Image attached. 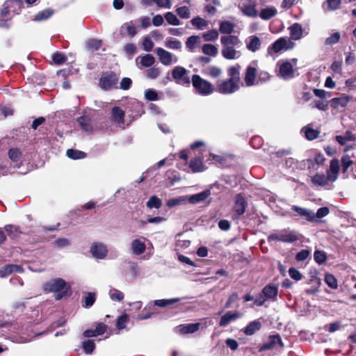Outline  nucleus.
Instances as JSON below:
<instances>
[{
	"label": "nucleus",
	"instance_id": "nucleus-1",
	"mask_svg": "<svg viewBox=\"0 0 356 356\" xmlns=\"http://www.w3.org/2000/svg\"><path fill=\"white\" fill-rule=\"evenodd\" d=\"M44 293H54L56 300L71 295V286L63 278H54L44 282L42 285Z\"/></svg>",
	"mask_w": 356,
	"mask_h": 356
},
{
	"label": "nucleus",
	"instance_id": "nucleus-2",
	"mask_svg": "<svg viewBox=\"0 0 356 356\" xmlns=\"http://www.w3.org/2000/svg\"><path fill=\"white\" fill-rule=\"evenodd\" d=\"M191 82L196 93L202 96L209 95L214 91L213 86L198 74H193L192 76Z\"/></svg>",
	"mask_w": 356,
	"mask_h": 356
},
{
	"label": "nucleus",
	"instance_id": "nucleus-3",
	"mask_svg": "<svg viewBox=\"0 0 356 356\" xmlns=\"http://www.w3.org/2000/svg\"><path fill=\"white\" fill-rule=\"evenodd\" d=\"M172 77L177 84L190 86L191 80L189 76V71L182 66H175L172 70Z\"/></svg>",
	"mask_w": 356,
	"mask_h": 356
},
{
	"label": "nucleus",
	"instance_id": "nucleus-4",
	"mask_svg": "<svg viewBox=\"0 0 356 356\" xmlns=\"http://www.w3.org/2000/svg\"><path fill=\"white\" fill-rule=\"evenodd\" d=\"M118 77L114 72L110 71L102 74L99 79V86L104 90H109L116 88Z\"/></svg>",
	"mask_w": 356,
	"mask_h": 356
},
{
	"label": "nucleus",
	"instance_id": "nucleus-5",
	"mask_svg": "<svg viewBox=\"0 0 356 356\" xmlns=\"http://www.w3.org/2000/svg\"><path fill=\"white\" fill-rule=\"evenodd\" d=\"M239 89V85L234 81L227 79L218 81L216 84V90L221 94H232Z\"/></svg>",
	"mask_w": 356,
	"mask_h": 356
},
{
	"label": "nucleus",
	"instance_id": "nucleus-6",
	"mask_svg": "<svg viewBox=\"0 0 356 356\" xmlns=\"http://www.w3.org/2000/svg\"><path fill=\"white\" fill-rule=\"evenodd\" d=\"M325 159L323 154L318 153L314 159H307L304 161L305 165L307 166L309 172H314L318 170L320 166L323 165Z\"/></svg>",
	"mask_w": 356,
	"mask_h": 356
},
{
	"label": "nucleus",
	"instance_id": "nucleus-7",
	"mask_svg": "<svg viewBox=\"0 0 356 356\" xmlns=\"http://www.w3.org/2000/svg\"><path fill=\"white\" fill-rule=\"evenodd\" d=\"M267 240L268 242L277 241L283 243H294L298 240V237L291 232L288 234L273 233L268 235Z\"/></svg>",
	"mask_w": 356,
	"mask_h": 356
},
{
	"label": "nucleus",
	"instance_id": "nucleus-8",
	"mask_svg": "<svg viewBox=\"0 0 356 356\" xmlns=\"http://www.w3.org/2000/svg\"><path fill=\"white\" fill-rule=\"evenodd\" d=\"M278 344L281 348L284 347V343L282 341L281 337L279 334L270 335L268 337V341L266 343H263L259 348V352H264L268 350L273 349L275 346Z\"/></svg>",
	"mask_w": 356,
	"mask_h": 356
},
{
	"label": "nucleus",
	"instance_id": "nucleus-9",
	"mask_svg": "<svg viewBox=\"0 0 356 356\" xmlns=\"http://www.w3.org/2000/svg\"><path fill=\"white\" fill-rule=\"evenodd\" d=\"M76 120L83 131L92 132L93 131V118L90 114L85 113L79 117Z\"/></svg>",
	"mask_w": 356,
	"mask_h": 356
},
{
	"label": "nucleus",
	"instance_id": "nucleus-10",
	"mask_svg": "<svg viewBox=\"0 0 356 356\" xmlns=\"http://www.w3.org/2000/svg\"><path fill=\"white\" fill-rule=\"evenodd\" d=\"M125 113L120 106H114L111 111V120L119 124L120 126L124 124Z\"/></svg>",
	"mask_w": 356,
	"mask_h": 356
},
{
	"label": "nucleus",
	"instance_id": "nucleus-11",
	"mask_svg": "<svg viewBox=\"0 0 356 356\" xmlns=\"http://www.w3.org/2000/svg\"><path fill=\"white\" fill-rule=\"evenodd\" d=\"M288 42L293 44L290 40H287L285 38H280L268 47V54H271L272 52L278 53L284 49H288L289 48V47H286Z\"/></svg>",
	"mask_w": 356,
	"mask_h": 356
},
{
	"label": "nucleus",
	"instance_id": "nucleus-12",
	"mask_svg": "<svg viewBox=\"0 0 356 356\" xmlns=\"http://www.w3.org/2000/svg\"><path fill=\"white\" fill-rule=\"evenodd\" d=\"M247 205V202L242 194H237L235 197L234 210L238 216H242L245 213Z\"/></svg>",
	"mask_w": 356,
	"mask_h": 356
},
{
	"label": "nucleus",
	"instance_id": "nucleus-13",
	"mask_svg": "<svg viewBox=\"0 0 356 356\" xmlns=\"http://www.w3.org/2000/svg\"><path fill=\"white\" fill-rule=\"evenodd\" d=\"M279 73L280 76L284 79L293 78L294 70L292 64L289 61L282 63L280 66Z\"/></svg>",
	"mask_w": 356,
	"mask_h": 356
},
{
	"label": "nucleus",
	"instance_id": "nucleus-14",
	"mask_svg": "<svg viewBox=\"0 0 356 356\" xmlns=\"http://www.w3.org/2000/svg\"><path fill=\"white\" fill-rule=\"evenodd\" d=\"M261 292L267 300L275 301L278 295V287L275 284H268L263 288Z\"/></svg>",
	"mask_w": 356,
	"mask_h": 356
},
{
	"label": "nucleus",
	"instance_id": "nucleus-15",
	"mask_svg": "<svg viewBox=\"0 0 356 356\" xmlns=\"http://www.w3.org/2000/svg\"><path fill=\"white\" fill-rule=\"evenodd\" d=\"M262 324L261 319H256L249 323L246 327L242 329V332L247 336L254 334L261 329Z\"/></svg>",
	"mask_w": 356,
	"mask_h": 356
},
{
	"label": "nucleus",
	"instance_id": "nucleus-16",
	"mask_svg": "<svg viewBox=\"0 0 356 356\" xmlns=\"http://www.w3.org/2000/svg\"><path fill=\"white\" fill-rule=\"evenodd\" d=\"M257 69L255 67L248 65L245 70L244 81L248 87H250L254 85L255 79L257 76Z\"/></svg>",
	"mask_w": 356,
	"mask_h": 356
},
{
	"label": "nucleus",
	"instance_id": "nucleus-17",
	"mask_svg": "<svg viewBox=\"0 0 356 356\" xmlns=\"http://www.w3.org/2000/svg\"><path fill=\"white\" fill-rule=\"evenodd\" d=\"M200 327V323L181 324L176 327L177 332L181 334H193L197 332Z\"/></svg>",
	"mask_w": 356,
	"mask_h": 356
},
{
	"label": "nucleus",
	"instance_id": "nucleus-18",
	"mask_svg": "<svg viewBox=\"0 0 356 356\" xmlns=\"http://www.w3.org/2000/svg\"><path fill=\"white\" fill-rule=\"evenodd\" d=\"M240 317V314L237 311L232 312L229 311L226 312L219 321L220 327H225L228 325L232 321L236 320Z\"/></svg>",
	"mask_w": 356,
	"mask_h": 356
},
{
	"label": "nucleus",
	"instance_id": "nucleus-19",
	"mask_svg": "<svg viewBox=\"0 0 356 356\" xmlns=\"http://www.w3.org/2000/svg\"><path fill=\"white\" fill-rule=\"evenodd\" d=\"M339 170V160L337 159H332L330 162V168L327 170V174L331 177V181H334L337 179Z\"/></svg>",
	"mask_w": 356,
	"mask_h": 356
},
{
	"label": "nucleus",
	"instance_id": "nucleus-20",
	"mask_svg": "<svg viewBox=\"0 0 356 356\" xmlns=\"http://www.w3.org/2000/svg\"><path fill=\"white\" fill-rule=\"evenodd\" d=\"M90 252L93 257L97 259H104L108 253L107 248L104 245L97 243L92 245Z\"/></svg>",
	"mask_w": 356,
	"mask_h": 356
},
{
	"label": "nucleus",
	"instance_id": "nucleus-21",
	"mask_svg": "<svg viewBox=\"0 0 356 356\" xmlns=\"http://www.w3.org/2000/svg\"><path fill=\"white\" fill-rule=\"evenodd\" d=\"M156 54L159 56L160 62L164 65H170L172 63V54L161 48L159 47L156 50Z\"/></svg>",
	"mask_w": 356,
	"mask_h": 356
},
{
	"label": "nucleus",
	"instance_id": "nucleus-22",
	"mask_svg": "<svg viewBox=\"0 0 356 356\" xmlns=\"http://www.w3.org/2000/svg\"><path fill=\"white\" fill-rule=\"evenodd\" d=\"M291 210L296 212L300 216L304 217L309 222H315V216L313 211L296 205L292 206Z\"/></svg>",
	"mask_w": 356,
	"mask_h": 356
},
{
	"label": "nucleus",
	"instance_id": "nucleus-23",
	"mask_svg": "<svg viewBox=\"0 0 356 356\" xmlns=\"http://www.w3.org/2000/svg\"><path fill=\"white\" fill-rule=\"evenodd\" d=\"M6 5L12 13L11 17L15 15L19 14L23 6L22 0H6Z\"/></svg>",
	"mask_w": 356,
	"mask_h": 356
},
{
	"label": "nucleus",
	"instance_id": "nucleus-24",
	"mask_svg": "<svg viewBox=\"0 0 356 356\" xmlns=\"http://www.w3.org/2000/svg\"><path fill=\"white\" fill-rule=\"evenodd\" d=\"M240 70L241 66L238 64H236L234 66H230L227 69V74L229 76L228 79L238 83V85H239L241 81Z\"/></svg>",
	"mask_w": 356,
	"mask_h": 356
},
{
	"label": "nucleus",
	"instance_id": "nucleus-25",
	"mask_svg": "<svg viewBox=\"0 0 356 356\" xmlns=\"http://www.w3.org/2000/svg\"><path fill=\"white\" fill-rule=\"evenodd\" d=\"M22 268L15 264H7L0 269V275L2 277L8 276L13 273H21Z\"/></svg>",
	"mask_w": 356,
	"mask_h": 356
},
{
	"label": "nucleus",
	"instance_id": "nucleus-26",
	"mask_svg": "<svg viewBox=\"0 0 356 356\" xmlns=\"http://www.w3.org/2000/svg\"><path fill=\"white\" fill-rule=\"evenodd\" d=\"M331 181V177L327 174L325 176L324 174L316 173L312 177V182L316 186H325Z\"/></svg>",
	"mask_w": 356,
	"mask_h": 356
},
{
	"label": "nucleus",
	"instance_id": "nucleus-27",
	"mask_svg": "<svg viewBox=\"0 0 356 356\" xmlns=\"http://www.w3.org/2000/svg\"><path fill=\"white\" fill-rule=\"evenodd\" d=\"M246 40V47L249 51L252 52H255L259 50L261 47V40L257 35H251Z\"/></svg>",
	"mask_w": 356,
	"mask_h": 356
},
{
	"label": "nucleus",
	"instance_id": "nucleus-28",
	"mask_svg": "<svg viewBox=\"0 0 356 356\" xmlns=\"http://www.w3.org/2000/svg\"><path fill=\"white\" fill-rule=\"evenodd\" d=\"M289 30L290 31L291 38L293 40H298L302 36V27L299 23H294L289 26Z\"/></svg>",
	"mask_w": 356,
	"mask_h": 356
},
{
	"label": "nucleus",
	"instance_id": "nucleus-29",
	"mask_svg": "<svg viewBox=\"0 0 356 356\" xmlns=\"http://www.w3.org/2000/svg\"><path fill=\"white\" fill-rule=\"evenodd\" d=\"M189 167L193 172H200L204 170L203 159L200 157L192 159L189 163Z\"/></svg>",
	"mask_w": 356,
	"mask_h": 356
},
{
	"label": "nucleus",
	"instance_id": "nucleus-30",
	"mask_svg": "<svg viewBox=\"0 0 356 356\" xmlns=\"http://www.w3.org/2000/svg\"><path fill=\"white\" fill-rule=\"evenodd\" d=\"M211 195L210 190H205L197 194H194L189 197L191 204H197L204 201Z\"/></svg>",
	"mask_w": 356,
	"mask_h": 356
},
{
	"label": "nucleus",
	"instance_id": "nucleus-31",
	"mask_svg": "<svg viewBox=\"0 0 356 356\" xmlns=\"http://www.w3.org/2000/svg\"><path fill=\"white\" fill-rule=\"evenodd\" d=\"M95 300L96 293L95 292H85L83 296L82 306L89 308L93 305Z\"/></svg>",
	"mask_w": 356,
	"mask_h": 356
},
{
	"label": "nucleus",
	"instance_id": "nucleus-32",
	"mask_svg": "<svg viewBox=\"0 0 356 356\" xmlns=\"http://www.w3.org/2000/svg\"><path fill=\"white\" fill-rule=\"evenodd\" d=\"M146 245L144 242L139 239L133 240L131 242V249L134 254L140 255L145 251Z\"/></svg>",
	"mask_w": 356,
	"mask_h": 356
},
{
	"label": "nucleus",
	"instance_id": "nucleus-33",
	"mask_svg": "<svg viewBox=\"0 0 356 356\" xmlns=\"http://www.w3.org/2000/svg\"><path fill=\"white\" fill-rule=\"evenodd\" d=\"M220 42L222 46L234 47L240 43V40L236 35H229L227 36H222Z\"/></svg>",
	"mask_w": 356,
	"mask_h": 356
},
{
	"label": "nucleus",
	"instance_id": "nucleus-34",
	"mask_svg": "<svg viewBox=\"0 0 356 356\" xmlns=\"http://www.w3.org/2000/svg\"><path fill=\"white\" fill-rule=\"evenodd\" d=\"M335 139L341 145H344L348 141L356 140V137L350 131H347L344 136L338 135Z\"/></svg>",
	"mask_w": 356,
	"mask_h": 356
},
{
	"label": "nucleus",
	"instance_id": "nucleus-35",
	"mask_svg": "<svg viewBox=\"0 0 356 356\" xmlns=\"http://www.w3.org/2000/svg\"><path fill=\"white\" fill-rule=\"evenodd\" d=\"M277 14V9L275 7H268L261 9L259 16L262 19L268 20Z\"/></svg>",
	"mask_w": 356,
	"mask_h": 356
},
{
	"label": "nucleus",
	"instance_id": "nucleus-36",
	"mask_svg": "<svg viewBox=\"0 0 356 356\" xmlns=\"http://www.w3.org/2000/svg\"><path fill=\"white\" fill-rule=\"evenodd\" d=\"M234 24L229 21H222L220 24L219 31L222 34H231L234 32Z\"/></svg>",
	"mask_w": 356,
	"mask_h": 356
},
{
	"label": "nucleus",
	"instance_id": "nucleus-37",
	"mask_svg": "<svg viewBox=\"0 0 356 356\" xmlns=\"http://www.w3.org/2000/svg\"><path fill=\"white\" fill-rule=\"evenodd\" d=\"M181 300L179 298H170V299H161L156 300L154 301V305L160 307H165L177 303Z\"/></svg>",
	"mask_w": 356,
	"mask_h": 356
},
{
	"label": "nucleus",
	"instance_id": "nucleus-38",
	"mask_svg": "<svg viewBox=\"0 0 356 356\" xmlns=\"http://www.w3.org/2000/svg\"><path fill=\"white\" fill-rule=\"evenodd\" d=\"M236 51L234 47L232 46H222V56L228 60H232L235 58Z\"/></svg>",
	"mask_w": 356,
	"mask_h": 356
},
{
	"label": "nucleus",
	"instance_id": "nucleus-39",
	"mask_svg": "<svg viewBox=\"0 0 356 356\" xmlns=\"http://www.w3.org/2000/svg\"><path fill=\"white\" fill-rule=\"evenodd\" d=\"M51 59L54 64L60 65L67 61V58L63 53L56 51L51 55Z\"/></svg>",
	"mask_w": 356,
	"mask_h": 356
},
{
	"label": "nucleus",
	"instance_id": "nucleus-40",
	"mask_svg": "<svg viewBox=\"0 0 356 356\" xmlns=\"http://www.w3.org/2000/svg\"><path fill=\"white\" fill-rule=\"evenodd\" d=\"M66 154L69 158L74 160L83 159L86 156V154L84 152L74 149H67Z\"/></svg>",
	"mask_w": 356,
	"mask_h": 356
},
{
	"label": "nucleus",
	"instance_id": "nucleus-41",
	"mask_svg": "<svg viewBox=\"0 0 356 356\" xmlns=\"http://www.w3.org/2000/svg\"><path fill=\"white\" fill-rule=\"evenodd\" d=\"M202 52L209 56H216L218 54V48L211 44H204L202 47Z\"/></svg>",
	"mask_w": 356,
	"mask_h": 356
},
{
	"label": "nucleus",
	"instance_id": "nucleus-42",
	"mask_svg": "<svg viewBox=\"0 0 356 356\" xmlns=\"http://www.w3.org/2000/svg\"><path fill=\"white\" fill-rule=\"evenodd\" d=\"M162 205V202L161 199H159L156 195H152L149 197L148 201L146 203V206L147 208L152 209H159Z\"/></svg>",
	"mask_w": 356,
	"mask_h": 356
},
{
	"label": "nucleus",
	"instance_id": "nucleus-43",
	"mask_svg": "<svg viewBox=\"0 0 356 356\" xmlns=\"http://www.w3.org/2000/svg\"><path fill=\"white\" fill-rule=\"evenodd\" d=\"M9 159L13 162H17L20 161L22 153L19 148L13 147L8 150V152Z\"/></svg>",
	"mask_w": 356,
	"mask_h": 356
},
{
	"label": "nucleus",
	"instance_id": "nucleus-44",
	"mask_svg": "<svg viewBox=\"0 0 356 356\" xmlns=\"http://www.w3.org/2000/svg\"><path fill=\"white\" fill-rule=\"evenodd\" d=\"M325 282L332 289H337L338 288V282L336 277L331 273H325Z\"/></svg>",
	"mask_w": 356,
	"mask_h": 356
},
{
	"label": "nucleus",
	"instance_id": "nucleus-45",
	"mask_svg": "<svg viewBox=\"0 0 356 356\" xmlns=\"http://www.w3.org/2000/svg\"><path fill=\"white\" fill-rule=\"evenodd\" d=\"M52 14L53 11L50 9L43 10L35 15L33 20L35 22L46 20L48 18H49L52 15Z\"/></svg>",
	"mask_w": 356,
	"mask_h": 356
},
{
	"label": "nucleus",
	"instance_id": "nucleus-46",
	"mask_svg": "<svg viewBox=\"0 0 356 356\" xmlns=\"http://www.w3.org/2000/svg\"><path fill=\"white\" fill-rule=\"evenodd\" d=\"M5 231L8 235L11 238H15L17 235L22 234V232L19 230V227L13 225H6L4 227Z\"/></svg>",
	"mask_w": 356,
	"mask_h": 356
},
{
	"label": "nucleus",
	"instance_id": "nucleus-47",
	"mask_svg": "<svg viewBox=\"0 0 356 356\" xmlns=\"http://www.w3.org/2000/svg\"><path fill=\"white\" fill-rule=\"evenodd\" d=\"M303 129L305 132V136L309 140H313L317 138L320 134V132L318 130L314 129L311 127H304Z\"/></svg>",
	"mask_w": 356,
	"mask_h": 356
},
{
	"label": "nucleus",
	"instance_id": "nucleus-48",
	"mask_svg": "<svg viewBox=\"0 0 356 356\" xmlns=\"http://www.w3.org/2000/svg\"><path fill=\"white\" fill-rule=\"evenodd\" d=\"M191 22L194 26H195L200 30L203 29L208 25L207 22L204 19L199 16L193 18Z\"/></svg>",
	"mask_w": 356,
	"mask_h": 356
},
{
	"label": "nucleus",
	"instance_id": "nucleus-49",
	"mask_svg": "<svg viewBox=\"0 0 356 356\" xmlns=\"http://www.w3.org/2000/svg\"><path fill=\"white\" fill-rule=\"evenodd\" d=\"M327 258L326 253L323 250H316L314 253V261L319 265L325 263Z\"/></svg>",
	"mask_w": 356,
	"mask_h": 356
},
{
	"label": "nucleus",
	"instance_id": "nucleus-50",
	"mask_svg": "<svg viewBox=\"0 0 356 356\" xmlns=\"http://www.w3.org/2000/svg\"><path fill=\"white\" fill-rule=\"evenodd\" d=\"M124 28L126 29L128 35L131 38H133L137 33L136 28L133 21L124 23L122 26V29Z\"/></svg>",
	"mask_w": 356,
	"mask_h": 356
},
{
	"label": "nucleus",
	"instance_id": "nucleus-51",
	"mask_svg": "<svg viewBox=\"0 0 356 356\" xmlns=\"http://www.w3.org/2000/svg\"><path fill=\"white\" fill-rule=\"evenodd\" d=\"M129 316L124 313L117 318L116 327L118 330H122L126 327L127 323L129 321Z\"/></svg>",
	"mask_w": 356,
	"mask_h": 356
},
{
	"label": "nucleus",
	"instance_id": "nucleus-52",
	"mask_svg": "<svg viewBox=\"0 0 356 356\" xmlns=\"http://www.w3.org/2000/svg\"><path fill=\"white\" fill-rule=\"evenodd\" d=\"M155 63V58L152 54H146L141 58L140 64L145 67H149Z\"/></svg>",
	"mask_w": 356,
	"mask_h": 356
},
{
	"label": "nucleus",
	"instance_id": "nucleus-53",
	"mask_svg": "<svg viewBox=\"0 0 356 356\" xmlns=\"http://www.w3.org/2000/svg\"><path fill=\"white\" fill-rule=\"evenodd\" d=\"M200 37L197 35H192L190 36L186 42V47L191 51H193L195 49V45L200 42Z\"/></svg>",
	"mask_w": 356,
	"mask_h": 356
},
{
	"label": "nucleus",
	"instance_id": "nucleus-54",
	"mask_svg": "<svg viewBox=\"0 0 356 356\" xmlns=\"http://www.w3.org/2000/svg\"><path fill=\"white\" fill-rule=\"evenodd\" d=\"M82 348L86 354H91L95 349V343L93 340L88 339L83 342Z\"/></svg>",
	"mask_w": 356,
	"mask_h": 356
},
{
	"label": "nucleus",
	"instance_id": "nucleus-55",
	"mask_svg": "<svg viewBox=\"0 0 356 356\" xmlns=\"http://www.w3.org/2000/svg\"><path fill=\"white\" fill-rule=\"evenodd\" d=\"M164 17L169 24L174 26H178L180 24V20L172 12L166 13Z\"/></svg>",
	"mask_w": 356,
	"mask_h": 356
},
{
	"label": "nucleus",
	"instance_id": "nucleus-56",
	"mask_svg": "<svg viewBox=\"0 0 356 356\" xmlns=\"http://www.w3.org/2000/svg\"><path fill=\"white\" fill-rule=\"evenodd\" d=\"M243 13L248 16L252 17H256L258 15L257 10L255 8V6L254 5H245L243 8Z\"/></svg>",
	"mask_w": 356,
	"mask_h": 356
},
{
	"label": "nucleus",
	"instance_id": "nucleus-57",
	"mask_svg": "<svg viewBox=\"0 0 356 356\" xmlns=\"http://www.w3.org/2000/svg\"><path fill=\"white\" fill-rule=\"evenodd\" d=\"M219 36L218 31L216 29H212L203 34V38L205 41H214Z\"/></svg>",
	"mask_w": 356,
	"mask_h": 356
},
{
	"label": "nucleus",
	"instance_id": "nucleus-58",
	"mask_svg": "<svg viewBox=\"0 0 356 356\" xmlns=\"http://www.w3.org/2000/svg\"><path fill=\"white\" fill-rule=\"evenodd\" d=\"M165 46L169 49H180L181 47V43L177 39L170 38L166 40Z\"/></svg>",
	"mask_w": 356,
	"mask_h": 356
},
{
	"label": "nucleus",
	"instance_id": "nucleus-59",
	"mask_svg": "<svg viewBox=\"0 0 356 356\" xmlns=\"http://www.w3.org/2000/svg\"><path fill=\"white\" fill-rule=\"evenodd\" d=\"M350 101V97L348 96L342 97H336L332 99V102L335 104V107L340 106L341 107H345L347 106L348 103Z\"/></svg>",
	"mask_w": 356,
	"mask_h": 356
},
{
	"label": "nucleus",
	"instance_id": "nucleus-60",
	"mask_svg": "<svg viewBox=\"0 0 356 356\" xmlns=\"http://www.w3.org/2000/svg\"><path fill=\"white\" fill-rule=\"evenodd\" d=\"M110 298L112 300L120 302L124 299V293L115 289L110 291Z\"/></svg>",
	"mask_w": 356,
	"mask_h": 356
},
{
	"label": "nucleus",
	"instance_id": "nucleus-61",
	"mask_svg": "<svg viewBox=\"0 0 356 356\" xmlns=\"http://www.w3.org/2000/svg\"><path fill=\"white\" fill-rule=\"evenodd\" d=\"M341 38V35L339 32H336L332 33L330 37L325 39V44L327 45H333L339 42Z\"/></svg>",
	"mask_w": 356,
	"mask_h": 356
},
{
	"label": "nucleus",
	"instance_id": "nucleus-62",
	"mask_svg": "<svg viewBox=\"0 0 356 356\" xmlns=\"http://www.w3.org/2000/svg\"><path fill=\"white\" fill-rule=\"evenodd\" d=\"M342 172H346L349 167L353 163V161L350 159L348 155H343L341 159Z\"/></svg>",
	"mask_w": 356,
	"mask_h": 356
},
{
	"label": "nucleus",
	"instance_id": "nucleus-63",
	"mask_svg": "<svg viewBox=\"0 0 356 356\" xmlns=\"http://www.w3.org/2000/svg\"><path fill=\"white\" fill-rule=\"evenodd\" d=\"M160 68L158 67H152L146 71V76L149 79H156L160 74Z\"/></svg>",
	"mask_w": 356,
	"mask_h": 356
},
{
	"label": "nucleus",
	"instance_id": "nucleus-64",
	"mask_svg": "<svg viewBox=\"0 0 356 356\" xmlns=\"http://www.w3.org/2000/svg\"><path fill=\"white\" fill-rule=\"evenodd\" d=\"M177 15L183 19H188L190 17V11L187 6H181L176 9Z\"/></svg>",
	"mask_w": 356,
	"mask_h": 356
}]
</instances>
